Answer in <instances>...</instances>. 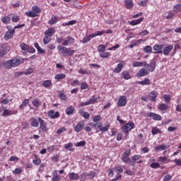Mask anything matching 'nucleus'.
Listing matches in <instances>:
<instances>
[{
    "label": "nucleus",
    "mask_w": 181,
    "mask_h": 181,
    "mask_svg": "<svg viewBox=\"0 0 181 181\" xmlns=\"http://www.w3.org/2000/svg\"><path fill=\"white\" fill-rule=\"evenodd\" d=\"M100 119L101 115H95L92 118L93 122H90L89 125L91 128H93L96 132L100 131L102 134H104V132H108L111 124H107L105 127H103V122H100Z\"/></svg>",
    "instance_id": "obj_1"
},
{
    "label": "nucleus",
    "mask_w": 181,
    "mask_h": 181,
    "mask_svg": "<svg viewBox=\"0 0 181 181\" xmlns=\"http://www.w3.org/2000/svg\"><path fill=\"white\" fill-rule=\"evenodd\" d=\"M131 156V150H127L124 152V153L122 155V160L124 163H129L131 162V159H129V157Z\"/></svg>",
    "instance_id": "obj_7"
},
{
    "label": "nucleus",
    "mask_w": 181,
    "mask_h": 181,
    "mask_svg": "<svg viewBox=\"0 0 181 181\" xmlns=\"http://www.w3.org/2000/svg\"><path fill=\"white\" fill-rule=\"evenodd\" d=\"M22 172V168H16L15 170L13 171V175H21Z\"/></svg>",
    "instance_id": "obj_64"
},
{
    "label": "nucleus",
    "mask_w": 181,
    "mask_h": 181,
    "mask_svg": "<svg viewBox=\"0 0 181 181\" xmlns=\"http://www.w3.org/2000/svg\"><path fill=\"white\" fill-rule=\"evenodd\" d=\"M149 35V31L148 30H144L139 33V36H148Z\"/></svg>",
    "instance_id": "obj_62"
},
{
    "label": "nucleus",
    "mask_w": 181,
    "mask_h": 181,
    "mask_svg": "<svg viewBox=\"0 0 181 181\" xmlns=\"http://www.w3.org/2000/svg\"><path fill=\"white\" fill-rule=\"evenodd\" d=\"M155 69H156V62H155L154 59H152L150 61V64H148V66L146 70L152 73L153 71H155Z\"/></svg>",
    "instance_id": "obj_16"
},
{
    "label": "nucleus",
    "mask_w": 181,
    "mask_h": 181,
    "mask_svg": "<svg viewBox=\"0 0 181 181\" xmlns=\"http://www.w3.org/2000/svg\"><path fill=\"white\" fill-rule=\"evenodd\" d=\"M52 175V181H60V175L57 174V170H54Z\"/></svg>",
    "instance_id": "obj_36"
},
{
    "label": "nucleus",
    "mask_w": 181,
    "mask_h": 181,
    "mask_svg": "<svg viewBox=\"0 0 181 181\" xmlns=\"http://www.w3.org/2000/svg\"><path fill=\"white\" fill-rule=\"evenodd\" d=\"M38 121L40 122V129L42 132H47L49 131V127H47V123H46V121H45L42 117H38Z\"/></svg>",
    "instance_id": "obj_6"
},
{
    "label": "nucleus",
    "mask_w": 181,
    "mask_h": 181,
    "mask_svg": "<svg viewBox=\"0 0 181 181\" xmlns=\"http://www.w3.org/2000/svg\"><path fill=\"white\" fill-rule=\"evenodd\" d=\"M97 175V173L94 171H90L88 174L87 176H88L90 177V179H94V177H95V175Z\"/></svg>",
    "instance_id": "obj_59"
},
{
    "label": "nucleus",
    "mask_w": 181,
    "mask_h": 181,
    "mask_svg": "<svg viewBox=\"0 0 181 181\" xmlns=\"http://www.w3.org/2000/svg\"><path fill=\"white\" fill-rule=\"evenodd\" d=\"M88 88V84L86 82H83L81 83V90H87Z\"/></svg>",
    "instance_id": "obj_63"
},
{
    "label": "nucleus",
    "mask_w": 181,
    "mask_h": 181,
    "mask_svg": "<svg viewBox=\"0 0 181 181\" xmlns=\"http://www.w3.org/2000/svg\"><path fill=\"white\" fill-rule=\"evenodd\" d=\"M132 66L133 67H142V66H144V64L141 62L136 61L133 62Z\"/></svg>",
    "instance_id": "obj_56"
},
{
    "label": "nucleus",
    "mask_w": 181,
    "mask_h": 181,
    "mask_svg": "<svg viewBox=\"0 0 181 181\" xmlns=\"http://www.w3.org/2000/svg\"><path fill=\"white\" fill-rule=\"evenodd\" d=\"M124 6L127 9H132L134 8V1L132 0H124Z\"/></svg>",
    "instance_id": "obj_24"
},
{
    "label": "nucleus",
    "mask_w": 181,
    "mask_h": 181,
    "mask_svg": "<svg viewBox=\"0 0 181 181\" xmlns=\"http://www.w3.org/2000/svg\"><path fill=\"white\" fill-rule=\"evenodd\" d=\"M173 11H175L176 13H179L181 12V4H176L173 6Z\"/></svg>",
    "instance_id": "obj_51"
},
{
    "label": "nucleus",
    "mask_w": 181,
    "mask_h": 181,
    "mask_svg": "<svg viewBox=\"0 0 181 181\" xmlns=\"http://www.w3.org/2000/svg\"><path fill=\"white\" fill-rule=\"evenodd\" d=\"M142 158L141 155L136 154L132 157V160H130L132 166H134L135 163Z\"/></svg>",
    "instance_id": "obj_25"
},
{
    "label": "nucleus",
    "mask_w": 181,
    "mask_h": 181,
    "mask_svg": "<svg viewBox=\"0 0 181 181\" xmlns=\"http://www.w3.org/2000/svg\"><path fill=\"white\" fill-rule=\"evenodd\" d=\"M158 162H163V163H169L170 162V159L168 158V157L160 156L158 158Z\"/></svg>",
    "instance_id": "obj_43"
},
{
    "label": "nucleus",
    "mask_w": 181,
    "mask_h": 181,
    "mask_svg": "<svg viewBox=\"0 0 181 181\" xmlns=\"http://www.w3.org/2000/svg\"><path fill=\"white\" fill-rule=\"evenodd\" d=\"M1 22L4 25H9L11 23V17L6 16L1 18Z\"/></svg>",
    "instance_id": "obj_39"
},
{
    "label": "nucleus",
    "mask_w": 181,
    "mask_h": 181,
    "mask_svg": "<svg viewBox=\"0 0 181 181\" xmlns=\"http://www.w3.org/2000/svg\"><path fill=\"white\" fill-rule=\"evenodd\" d=\"M99 56L100 57H101V59H108V57L111 56V53L109 52L103 51V52L99 54Z\"/></svg>",
    "instance_id": "obj_34"
},
{
    "label": "nucleus",
    "mask_w": 181,
    "mask_h": 181,
    "mask_svg": "<svg viewBox=\"0 0 181 181\" xmlns=\"http://www.w3.org/2000/svg\"><path fill=\"white\" fill-rule=\"evenodd\" d=\"M151 134L153 135H157V134H162V130L158 129L157 127H153L151 130Z\"/></svg>",
    "instance_id": "obj_45"
},
{
    "label": "nucleus",
    "mask_w": 181,
    "mask_h": 181,
    "mask_svg": "<svg viewBox=\"0 0 181 181\" xmlns=\"http://www.w3.org/2000/svg\"><path fill=\"white\" fill-rule=\"evenodd\" d=\"M79 114L83 118H85V119H88V118H90V113L85 112L83 109L79 110Z\"/></svg>",
    "instance_id": "obj_30"
},
{
    "label": "nucleus",
    "mask_w": 181,
    "mask_h": 181,
    "mask_svg": "<svg viewBox=\"0 0 181 181\" xmlns=\"http://www.w3.org/2000/svg\"><path fill=\"white\" fill-rule=\"evenodd\" d=\"M76 148H80V146H86V141H81L75 144Z\"/></svg>",
    "instance_id": "obj_57"
},
{
    "label": "nucleus",
    "mask_w": 181,
    "mask_h": 181,
    "mask_svg": "<svg viewBox=\"0 0 181 181\" xmlns=\"http://www.w3.org/2000/svg\"><path fill=\"white\" fill-rule=\"evenodd\" d=\"M30 103V100L29 99H25L22 104L19 106L20 110H23V108H25V107H28V104Z\"/></svg>",
    "instance_id": "obj_38"
},
{
    "label": "nucleus",
    "mask_w": 181,
    "mask_h": 181,
    "mask_svg": "<svg viewBox=\"0 0 181 181\" xmlns=\"http://www.w3.org/2000/svg\"><path fill=\"white\" fill-rule=\"evenodd\" d=\"M158 95H159V93L156 90H152L149 93V97L151 98V103H156L158 100Z\"/></svg>",
    "instance_id": "obj_10"
},
{
    "label": "nucleus",
    "mask_w": 181,
    "mask_h": 181,
    "mask_svg": "<svg viewBox=\"0 0 181 181\" xmlns=\"http://www.w3.org/2000/svg\"><path fill=\"white\" fill-rule=\"evenodd\" d=\"M69 177L70 180H78L80 179V175H78V173H70L69 174Z\"/></svg>",
    "instance_id": "obj_27"
},
{
    "label": "nucleus",
    "mask_w": 181,
    "mask_h": 181,
    "mask_svg": "<svg viewBox=\"0 0 181 181\" xmlns=\"http://www.w3.org/2000/svg\"><path fill=\"white\" fill-rule=\"evenodd\" d=\"M147 117H148V118H152L154 121H162V116L152 112H148Z\"/></svg>",
    "instance_id": "obj_8"
},
{
    "label": "nucleus",
    "mask_w": 181,
    "mask_h": 181,
    "mask_svg": "<svg viewBox=\"0 0 181 181\" xmlns=\"http://www.w3.org/2000/svg\"><path fill=\"white\" fill-rule=\"evenodd\" d=\"M65 45H58L57 46V50L59 52V54H62V56H66L67 54L68 56H73L74 54V52L76 50L74 49H70V48H67L64 47Z\"/></svg>",
    "instance_id": "obj_3"
},
{
    "label": "nucleus",
    "mask_w": 181,
    "mask_h": 181,
    "mask_svg": "<svg viewBox=\"0 0 181 181\" xmlns=\"http://www.w3.org/2000/svg\"><path fill=\"white\" fill-rule=\"evenodd\" d=\"M15 32H16L15 29H13L11 30H8L7 32H6L4 35L5 40H9V39H12V37L15 36Z\"/></svg>",
    "instance_id": "obj_13"
},
{
    "label": "nucleus",
    "mask_w": 181,
    "mask_h": 181,
    "mask_svg": "<svg viewBox=\"0 0 181 181\" xmlns=\"http://www.w3.org/2000/svg\"><path fill=\"white\" fill-rule=\"evenodd\" d=\"M122 77L124 80H129L131 78V74H129V71H124L122 72Z\"/></svg>",
    "instance_id": "obj_33"
},
{
    "label": "nucleus",
    "mask_w": 181,
    "mask_h": 181,
    "mask_svg": "<svg viewBox=\"0 0 181 181\" xmlns=\"http://www.w3.org/2000/svg\"><path fill=\"white\" fill-rule=\"evenodd\" d=\"M16 114H18V111H13L12 112V110H9L8 109H5L4 110V112L2 113V117H8L9 115H16Z\"/></svg>",
    "instance_id": "obj_20"
},
{
    "label": "nucleus",
    "mask_w": 181,
    "mask_h": 181,
    "mask_svg": "<svg viewBox=\"0 0 181 181\" xmlns=\"http://www.w3.org/2000/svg\"><path fill=\"white\" fill-rule=\"evenodd\" d=\"M125 62L124 61H121L120 63L117 64V66L114 69L113 73H121L122 71V69H124V66Z\"/></svg>",
    "instance_id": "obj_17"
},
{
    "label": "nucleus",
    "mask_w": 181,
    "mask_h": 181,
    "mask_svg": "<svg viewBox=\"0 0 181 181\" xmlns=\"http://www.w3.org/2000/svg\"><path fill=\"white\" fill-rule=\"evenodd\" d=\"M42 86L45 87V88H50L52 86V83L50 80H46L42 82Z\"/></svg>",
    "instance_id": "obj_37"
},
{
    "label": "nucleus",
    "mask_w": 181,
    "mask_h": 181,
    "mask_svg": "<svg viewBox=\"0 0 181 181\" xmlns=\"http://www.w3.org/2000/svg\"><path fill=\"white\" fill-rule=\"evenodd\" d=\"M48 117H49L51 119H56V118L60 117V113L59 112H54V110H49L48 112Z\"/></svg>",
    "instance_id": "obj_14"
},
{
    "label": "nucleus",
    "mask_w": 181,
    "mask_h": 181,
    "mask_svg": "<svg viewBox=\"0 0 181 181\" xmlns=\"http://www.w3.org/2000/svg\"><path fill=\"white\" fill-rule=\"evenodd\" d=\"M33 11L34 13H36V15H37V13H40V12H42V9H40V8H39L37 6H34L32 8Z\"/></svg>",
    "instance_id": "obj_50"
},
{
    "label": "nucleus",
    "mask_w": 181,
    "mask_h": 181,
    "mask_svg": "<svg viewBox=\"0 0 181 181\" xmlns=\"http://www.w3.org/2000/svg\"><path fill=\"white\" fill-rule=\"evenodd\" d=\"M25 15L28 16V18H36V16H37V14L33 11H26Z\"/></svg>",
    "instance_id": "obj_47"
},
{
    "label": "nucleus",
    "mask_w": 181,
    "mask_h": 181,
    "mask_svg": "<svg viewBox=\"0 0 181 181\" xmlns=\"http://www.w3.org/2000/svg\"><path fill=\"white\" fill-rule=\"evenodd\" d=\"M98 98H100V96H98V98H95V95H92L88 101L81 102L79 105L80 107H86L90 104H95V103H98Z\"/></svg>",
    "instance_id": "obj_5"
},
{
    "label": "nucleus",
    "mask_w": 181,
    "mask_h": 181,
    "mask_svg": "<svg viewBox=\"0 0 181 181\" xmlns=\"http://www.w3.org/2000/svg\"><path fill=\"white\" fill-rule=\"evenodd\" d=\"M34 47H35V49H37V51L40 54H44V53H46V50H44L43 49H42V47H40V46H39V44L37 42H35L34 44Z\"/></svg>",
    "instance_id": "obj_31"
},
{
    "label": "nucleus",
    "mask_w": 181,
    "mask_h": 181,
    "mask_svg": "<svg viewBox=\"0 0 181 181\" xmlns=\"http://www.w3.org/2000/svg\"><path fill=\"white\" fill-rule=\"evenodd\" d=\"M56 33V29L54 28H49L45 33L44 35H47V36H49L52 37L53 35Z\"/></svg>",
    "instance_id": "obj_23"
},
{
    "label": "nucleus",
    "mask_w": 181,
    "mask_h": 181,
    "mask_svg": "<svg viewBox=\"0 0 181 181\" xmlns=\"http://www.w3.org/2000/svg\"><path fill=\"white\" fill-rule=\"evenodd\" d=\"M20 47H21V50H28L29 45L23 42L20 45Z\"/></svg>",
    "instance_id": "obj_61"
},
{
    "label": "nucleus",
    "mask_w": 181,
    "mask_h": 181,
    "mask_svg": "<svg viewBox=\"0 0 181 181\" xmlns=\"http://www.w3.org/2000/svg\"><path fill=\"white\" fill-rule=\"evenodd\" d=\"M45 36H44V38H43V43L44 45H49V43H50V42H52V37L46 35V34H44Z\"/></svg>",
    "instance_id": "obj_35"
},
{
    "label": "nucleus",
    "mask_w": 181,
    "mask_h": 181,
    "mask_svg": "<svg viewBox=\"0 0 181 181\" xmlns=\"http://www.w3.org/2000/svg\"><path fill=\"white\" fill-rule=\"evenodd\" d=\"M168 107L169 106L166 103H162L159 105L158 110H160V111H163L167 108H168Z\"/></svg>",
    "instance_id": "obj_48"
},
{
    "label": "nucleus",
    "mask_w": 181,
    "mask_h": 181,
    "mask_svg": "<svg viewBox=\"0 0 181 181\" xmlns=\"http://www.w3.org/2000/svg\"><path fill=\"white\" fill-rule=\"evenodd\" d=\"M91 37H93L92 34L86 35V36L80 41V42H81V43H83V44L88 43V42H90V40H91Z\"/></svg>",
    "instance_id": "obj_29"
},
{
    "label": "nucleus",
    "mask_w": 181,
    "mask_h": 181,
    "mask_svg": "<svg viewBox=\"0 0 181 181\" xmlns=\"http://www.w3.org/2000/svg\"><path fill=\"white\" fill-rule=\"evenodd\" d=\"M153 50H155V54H160L163 53V45H154L153 47Z\"/></svg>",
    "instance_id": "obj_9"
},
{
    "label": "nucleus",
    "mask_w": 181,
    "mask_h": 181,
    "mask_svg": "<svg viewBox=\"0 0 181 181\" xmlns=\"http://www.w3.org/2000/svg\"><path fill=\"white\" fill-rule=\"evenodd\" d=\"M105 49H107V46H105V45L101 44V45H98V52L99 54L100 53H103V52H105Z\"/></svg>",
    "instance_id": "obj_44"
},
{
    "label": "nucleus",
    "mask_w": 181,
    "mask_h": 181,
    "mask_svg": "<svg viewBox=\"0 0 181 181\" xmlns=\"http://www.w3.org/2000/svg\"><path fill=\"white\" fill-rule=\"evenodd\" d=\"M30 126L34 127V128H37V127H39V119H36L35 117H33L30 119Z\"/></svg>",
    "instance_id": "obj_26"
},
{
    "label": "nucleus",
    "mask_w": 181,
    "mask_h": 181,
    "mask_svg": "<svg viewBox=\"0 0 181 181\" xmlns=\"http://www.w3.org/2000/svg\"><path fill=\"white\" fill-rule=\"evenodd\" d=\"M138 84H141V86H149L151 85V81L149 78H146L144 81H139Z\"/></svg>",
    "instance_id": "obj_40"
},
{
    "label": "nucleus",
    "mask_w": 181,
    "mask_h": 181,
    "mask_svg": "<svg viewBox=\"0 0 181 181\" xmlns=\"http://www.w3.org/2000/svg\"><path fill=\"white\" fill-rule=\"evenodd\" d=\"M92 37H97V36H103L104 35V31H97L95 33H92Z\"/></svg>",
    "instance_id": "obj_55"
},
{
    "label": "nucleus",
    "mask_w": 181,
    "mask_h": 181,
    "mask_svg": "<svg viewBox=\"0 0 181 181\" xmlns=\"http://www.w3.org/2000/svg\"><path fill=\"white\" fill-rule=\"evenodd\" d=\"M84 127H86V123L83 121H81L74 127V129L75 132H81Z\"/></svg>",
    "instance_id": "obj_11"
},
{
    "label": "nucleus",
    "mask_w": 181,
    "mask_h": 181,
    "mask_svg": "<svg viewBox=\"0 0 181 181\" xmlns=\"http://www.w3.org/2000/svg\"><path fill=\"white\" fill-rule=\"evenodd\" d=\"M142 22H144V17L130 21L129 25L132 26H136V25H141Z\"/></svg>",
    "instance_id": "obj_21"
},
{
    "label": "nucleus",
    "mask_w": 181,
    "mask_h": 181,
    "mask_svg": "<svg viewBox=\"0 0 181 181\" xmlns=\"http://www.w3.org/2000/svg\"><path fill=\"white\" fill-rule=\"evenodd\" d=\"M23 63H25V59L14 58L4 62L3 66L5 69L10 70V69H13V67H18V66L23 64Z\"/></svg>",
    "instance_id": "obj_2"
},
{
    "label": "nucleus",
    "mask_w": 181,
    "mask_h": 181,
    "mask_svg": "<svg viewBox=\"0 0 181 181\" xmlns=\"http://www.w3.org/2000/svg\"><path fill=\"white\" fill-rule=\"evenodd\" d=\"M76 42V40L70 36H68L65 40L62 42V46H69V45H73Z\"/></svg>",
    "instance_id": "obj_12"
},
{
    "label": "nucleus",
    "mask_w": 181,
    "mask_h": 181,
    "mask_svg": "<svg viewBox=\"0 0 181 181\" xmlns=\"http://www.w3.org/2000/svg\"><path fill=\"white\" fill-rule=\"evenodd\" d=\"M59 98L60 100H62V101H67L68 100V97H67V95L64 94V93H62L59 94Z\"/></svg>",
    "instance_id": "obj_53"
},
{
    "label": "nucleus",
    "mask_w": 181,
    "mask_h": 181,
    "mask_svg": "<svg viewBox=\"0 0 181 181\" xmlns=\"http://www.w3.org/2000/svg\"><path fill=\"white\" fill-rule=\"evenodd\" d=\"M165 149H169V146H166L165 144L157 146L155 148L156 151H165Z\"/></svg>",
    "instance_id": "obj_42"
},
{
    "label": "nucleus",
    "mask_w": 181,
    "mask_h": 181,
    "mask_svg": "<svg viewBox=\"0 0 181 181\" xmlns=\"http://www.w3.org/2000/svg\"><path fill=\"white\" fill-rule=\"evenodd\" d=\"M148 69L142 68L141 70L138 71L136 76L137 77H144V76H148Z\"/></svg>",
    "instance_id": "obj_22"
},
{
    "label": "nucleus",
    "mask_w": 181,
    "mask_h": 181,
    "mask_svg": "<svg viewBox=\"0 0 181 181\" xmlns=\"http://www.w3.org/2000/svg\"><path fill=\"white\" fill-rule=\"evenodd\" d=\"M134 128H135V123H134V122H130L122 126V131L124 132L127 136L129 135V131H132V129H134Z\"/></svg>",
    "instance_id": "obj_4"
},
{
    "label": "nucleus",
    "mask_w": 181,
    "mask_h": 181,
    "mask_svg": "<svg viewBox=\"0 0 181 181\" xmlns=\"http://www.w3.org/2000/svg\"><path fill=\"white\" fill-rule=\"evenodd\" d=\"M76 110V108H74V106H69V107H67L66 109V115H71L73 114H74V110Z\"/></svg>",
    "instance_id": "obj_32"
},
{
    "label": "nucleus",
    "mask_w": 181,
    "mask_h": 181,
    "mask_svg": "<svg viewBox=\"0 0 181 181\" xmlns=\"http://www.w3.org/2000/svg\"><path fill=\"white\" fill-rule=\"evenodd\" d=\"M32 104L36 108H37V107H40V105H42V103H40V100L37 98H35L33 100Z\"/></svg>",
    "instance_id": "obj_41"
},
{
    "label": "nucleus",
    "mask_w": 181,
    "mask_h": 181,
    "mask_svg": "<svg viewBox=\"0 0 181 181\" xmlns=\"http://www.w3.org/2000/svg\"><path fill=\"white\" fill-rule=\"evenodd\" d=\"M173 50V45H170L163 48V53L164 56H169V53Z\"/></svg>",
    "instance_id": "obj_18"
},
{
    "label": "nucleus",
    "mask_w": 181,
    "mask_h": 181,
    "mask_svg": "<svg viewBox=\"0 0 181 181\" xmlns=\"http://www.w3.org/2000/svg\"><path fill=\"white\" fill-rule=\"evenodd\" d=\"M142 42H145V40L140 39V40L132 41V43L129 45V47L130 49H134V47H135V46H139V45H141V43H142Z\"/></svg>",
    "instance_id": "obj_19"
},
{
    "label": "nucleus",
    "mask_w": 181,
    "mask_h": 181,
    "mask_svg": "<svg viewBox=\"0 0 181 181\" xmlns=\"http://www.w3.org/2000/svg\"><path fill=\"white\" fill-rule=\"evenodd\" d=\"M163 99L165 103L167 104H170V94H165L163 95Z\"/></svg>",
    "instance_id": "obj_49"
},
{
    "label": "nucleus",
    "mask_w": 181,
    "mask_h": 181,
    "mask_svg": "<svg viewBox=\"0 0 181 181\" xmlns=\"http://www.w3.org/2000/svg\"><path fill=\"white\" fill-rule=\"evenodd\" d=\"M118 107H125L127 105V96H120L117 102Z\"/></svg>",
    "instance_id": "obj_15"
},
{
    "label": "nucleus",
    "mask_w": 181,
    "mask_h": 181,
    "mask_svg": "<svg viewBox=\"0 0 181 181\" xmlns=\"http://www.w3.org/2000/svg\"><path fill=\"white\" fill-rule=\"evenodd\" d=\"M11 21L12 22H13L14 23H16L18 22H19V21H21V18H19V16H13L12 18H11Z\"/></svg>",
    "instance_id": "obj_60"
},
{
    "label": "nucleus",
    "mask_w": 181,
    "mask_h": 181,
    "mask_svg": "<svg viewBox=\"0 0 181 181\" xmlns=\"http://www.w3.org/2000/svg\"><path fill=\"white\" fill-rule=\"evenodd\" d=\"M150 168H152V169H158V168H160V164L159 163H152L150 164Z\"/></svg>",
    "instance_id": "obj_54"
},
{
    "label": "nucleus",
    "mask_w": 181,
    "mask_h": 181,
    "mask_svg": "<svg viewBox=\"0 0 181 181\" xmlns=\"http://www.w3.org/2000/svg\"><path fill=\"white\" fill-rule=\"evenodd\" d=\"M144 53H152V47L151 45H147L144 47Z\"/></svg>",
    "instance_id": "obj_52"
},
{
    "label": "nucleus",
    "mask_w": 181,
    "mask_h": 181,
    "mask_svg": "<svg viewBox=\"0 0 181 181\" xmlns=\"http://www.w3.org/2000/svg\"><path fill=\"white\" fill-rule=\"evenodd\" d=\"M33 165H35L36 166H39V165H40V163H42V160L39 158H37L33 160Z\"/></svg>",
    "instance_id": "obj_58"
},
{
    "label": "nucleus",
    "mask_w": 181,
    "mask_h": 181,
    "mask_svg": "<svg viewBox=\"0 0 181 181\" xmlns=\"http://www.w3.org/2000/svg\"><path fill=\"white\" fill-rule=\"evenodd\" d=\"M59 21V16H52L51 17V19L49 21L48 23L49 25H56L57 23V21Z\"/></svg>",
    "instance_id": "obj_28"
},
{
    "label": "nucleus",
    "mask_w": 181,
    "mask_h": 181,
    "mask_svg": "<svg viewBox=\"0 0 181 181\" xmlns=\"http://www.w3.org/2000/svg\"><path fill=\"white\" fill-rule=\"evenodd\" d=\"M65 77H66L65 74H59L55 75L54 78L55 80H58V81H59V80H63Z\"/></svg>",
    "instance_id": "obj_46"
}]
</instances>
